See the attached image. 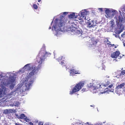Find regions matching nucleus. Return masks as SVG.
Returning <instances> with one entry per match:
<instances>
[{"label":"nucleus","instance_id":"1","mask_svg":"<svg viewBox=\"0 0 125 125\" xmlns=\"http://www.w3.org/2000/svg\"><path fill=\"white\" fill-rule=\"evenodd\" d=\"M48 54L47 53L44 51H41L36 58V61L34 64L28 63L24 66L23 69L25 70H32L29 73L27 78H26L24 81H23V84L25 85L26 87L25 91L28 90L30 89V86L34 81L33 79L31 78L38 72L42 66V63L46 58L45 56Z\"/></svg>","mask_w":125,"mask_h":125},{"label":"nucleus","instance_id":"2","mask_svg":"<svg viewBox=\"0 0 125 125\" xmlns=\"http://www.w3.org/2000/svg\"><path fill=\"white\" fill-rule=\"evenodd\" d=\"M84 84V83L83 82H81L77 84L76 86L73 88L72 91L70 92V94H72L75 92H76L79 91L83 86Z\"/></svg>","mask_w":125,"mask_h":125},{"label":"nucleus","instance_id":"3","mask_svg":"<svg viewBox=\"0 0 125 125\" xmlns=\"http://www.w3.org/2000/svg\"><path fill=\"white\" fill-rule=\"evenodd\" d=\"M68 14V12H64L63 13L61 14V16L62 17V19H61L60 20V22L58 24L59 27V28H61L62 26H63L64 25L65 23L67 22V19L66 18H64V17L65 16L67 15Z\"/></svg>","mask_w":125,"mask_h":125},{"label":"nucleus","instance_id":"4","mask_svg":"<svg viewBox=\"0 0 125 125\" xmlns=\"http://www.w3.org/2000/svg\"><path fill=\"white\" fill-rule=\"evenodd\" d=\"M9 83L10 85V88L11 89L13 88L15 85V81L16 78L14 76L10 77L9 78Z\"/></svg>","mask_w":125,"mask_h":125},{"label":"nucleus","instance_id":"5","mask_svg":"<svg viewBox=\"0 0 125 125\" xmlns=\"http://www.w3.org/2000/svg\"><path fill=\"white\" fill-rule=\"evenodd\" d=\"M87 12L86 10H82L81 12L80 19L79 20H82V19H86V16L87 15Z\"/></svg>","mask_w":125,"mask_h":125},{"label":"nucleus","instance_id":"6","mask_svg":"<svg viewBox=\"0 0 125 125\" xmlns=\"http://www.w3.org/2000/svg\"><path fill=\"white\" fill-rule=\"evenodd\" d=\"M79 71H76L73 67L70 70L69 72L70 75L72 76H74L75 74H79L78 73Z\"/></svg>","mask_w":125,"mask_h":125},{"label":"nucleus","instance_id":"7","mask_svg":"<svg viewBox=\"0 0 125 125\" xmlns=\"http://www.w3.org/2000/svg\"><path fill=\"white\" fill-rule=\"evenodd\" d=\"M102 85H104V86L103 87L101 86L99 89V91H101V93L102 94L105 93L107 91V90H108V88H105L106 87H105L104 84H102Z\"/></svg>","mask_w":125,"mask_h":125},{"label":"nucleus","instance_id":"8","mask_svg":"<svg viewBox=\"0 0 125 125\" xmlns=\"http://www.w3.org/2000/svg\"><path fill=\"white\" fill-rule=\"evenodd\" d=\"M88 25L90 28L94 27L96 26L95 22L94 21H90L88 23Z\"/></svg>","mask_w":125,"mask_h":125},{"label":"nucleus","instance_id":"9","mask_svg":"<svg viewBox=\"0 0 125 125\" xmlns=\"http://www.w3.org/2000/svg\"><path fill=\"white\" fill-rule=\"evenodd\" d=\"M124 20V18L123 17L122 15H120L118 17V24L120 26V28L121 27L122 25V22L123 20Z\"/></svg>","mask_w":125,"mask_h":125},{"label":"nucleus","instance_id":"10","mask_svg":"<svg viewBox=\"0 0 125 125\" xmlns=\"http://www.w3.org/2000/svg\"><path fill=\"white\" fill-rule=\"evenodd\" d=\"M120 54V52L119 51H116L111 54V57L112 58H116L119 56Z\"/></svg>","mask_w":125,"mask_h":125},{"label":"nucleus","instance_id":"11","mask_svg":"<svg viewBox=\"0 0 125 125\" xmlns=\"http://www.w3.org/2000/svg\"><path fill=\"white\" fill-rule=\"evenodd\" d=\"M111 11L109 9H106L105 10V13L107 16V17L111 18Z\"/></svg>","mask_w":125,"mask_h":125},{"label":"nucleus","instance_id":"12","mask_svg":"<svg viewBox=\"0 0 125 125\" xmlns=\"http://www.w3.org/2000/svg\"><path fill=\"white\" fill-rule=\"evenodd\" d=\"M98 90H99V89L95 87L92 88L91 89V92L94 94L98 92Z\"/></svg>","mask_w":125,"mask_h":125},{"label":"nucleus","instance_id":"13","mask_svg":"<svg viewBox=\"0 0 125 125\" xmlns=\"http://www.w3.org/2000/svg\"><path fill=\"white\" fill-rule=\"evenodd\" d=\"M125 85V83H123L119 85H118V86H116V90L117 91L119 89L122 88Z\"/></svg>","mask_w":125,"mask_h":125},{"label":"nucleus","instance_id":"14","mask_svg":"<svg viewBox=\"0 0 125 125\" xmlns=\"http://www.w3.org/2000/svg\"><path fill=\"white\" fill-rule=\"evenodd\" d=\"M103 85H102V84H100L99 83L97 82L96 83V84H95L94 87L97 88H98V89L99 88V89L101 86H102L103 87L104 86Z\"/></svg>","mask_w":125,"mask_h":125},{"label":"nucleus","instance_id":"15","mask_svg":"<svg viewBox=\"0 0 125 125\" xmlns=\"http://www.w3.org/2000/svg\"><path fill=\"white\" fill-rule=\"evenodd\" d=\"M68 17L70 18L74 19L76 18V17L75 16V13H73L69 15Z\"/></svg>","mask_w":125,"mask_h":125},{"label":"nucleus","instance_id":"16","mask_svg":"<svg viewBox=\"0 0 125 125\" xmlns=\"http://www.w3.org/2000/svg\"><path fill=\"white\" fill-rule=\"evenodd\" d=\"M81 36V38H85V37L87 38L89 36H87V35L85 33H82L81 34H80V35H79V36H78V37Z\"/></svg>","mask_w":125,"mask_h":125},{"label":"nucleus","instance_id":"17","mask_svg":"<svg viewBox=\"0 0 125 125\" xmlns=\"http://www.w3.org/2000/svg\"><path fill=\"white\" fill-rule=\"evenodd\" d=\"M91 41L92 42V45H95L97 44V43L98 42V40H91Z\"/></svg>","mask_w":125,"mask_h":125},{"label":"nucleus","instance_id":"18","mask_svg":"<svg viewBox=\"0 0 125 125\" xmlns=\"http://www.w3.org/2000/svg\"><path fill=\"white\" fill-rule=\"evenodd\" d=\"M110 23L111 26L113 28L115 25L114 20L110 21Z\"/></svg>","mask_w":125,"mask_h":125},{"label":"nucleus","instance_id":"19","mask_svg":"<svg viewBox=\"0 0 125 125\" xmlns=\"http://www.w3.org/2000/svg\"><path fill=\"white\" fill-rule=\"evenodd\" d=\"M116 11L115 10H112V12H113L111 15V18H112L116 14V12H115Z\"/></svg>","mask_w":125,"mask_h":125},{"label":"nucleus","instance_id":"20","mask_svg":"<svg viewBox=\"0 0 125 125\" xmlns=\"http://www.w3.org/2000/svg\"><path fill=\"white\" fill-rule=\"evenodd\" d=\"M77 34L78 35L77 36H79V35H80V34H81L82 33H83V32L82 30H80L77 31Z\"/></svg>","mask_w":125,"mask_h":125},{"label":"nucleus","instance_id":"21","mask_svg":"<svg viewBox=\"0 0 125 125\" xmlns=\"http://www.w3.org/2000/svg\"><path fill=\"white\" fill-rule=\"evenodd\" d=\"M25 117H26V116L24 114H22L20 115L19 118L20 119H23L25 118Z\"/></svg>","mask_w":125,"mask_h":125},{"label":"nucleus","instance_id":"22","mask_svg":"<svg viewBox=\"0 0 125 125\" xmlns=\"http://www.w3.org/2000/svg\"><path fill=\"white\" fill-rule=\"evenodd\" d=\"M65 59V58L64 57H63L62 56H60L57 59V60L58 61H60L62 59Z\"/></svg>","mask_w":125,"mask_h":125},{"label":"nucleus","instance_id":"23","mask_svg":"<svg viewBox=\"0 0 125 125\" xmlns=\"http://www.w3.org/2000/svg\"><path fill=\"white\" fill-rule=\"evenodd\" d=\"M4 113L5 114H10L9 112L8 109H6L4 110Z\"/></svg>","mask_w":125,"mask_h":125},{"label":"nucleus","instance_id":"24","mask_svg":"<svg viewBox=\"0 0 125 125\" xmlns=\"http://www.w3.org/2000/svg\"><path fill=\"white\" fill-rule=\"evenodd\" d=\"M73 125H83V124L80 122H77L76 123H74L73 124Z\"/></svg>","mask_w":125,"mask_h":125},{"label":"nucleus","instance_id":"25","mask_svg":"<svg viewBox=\"0 0 125 125\" xmlns=\"http://www.w3.org/2000/svg\"><path fill=\"white\" fill-rule=\"evenodd\" d=\"M33 7L35 9H37L38 8V6L35 4H33Z\"/></svg>","mask_w":125,"mask_h":125},{"label":"nucleus","instance_id":"26","mask_svg":"<svg viewBox=\"0 0 125 125\" xmlns=\"http://www.w3.org/2000/svg\"><path fill=\"white\" fill-rule=\"evenodd\" d=\"M110 82L109 81H107L106 83L104 84V85L105 86V87H106L110 83Z\"/></svg>","mask_w":125,"mask_h":125},{"label":"nucleus","instance_id":"27","mask_svg":"<svg viewBox=\"0 0 125 125\" xmlns=\"http://www.w3.org/2000/svg\"><path fill=\"white\" fill-rule=\"evenodd\" d=\"M121 37L122 38L125 39V32H124V33L121 34Z\"/></svg>","mask_w":125,"mask_h":125},{"label":"nucleus","instance_id":"28","mask_svg":"<svg viewBox=\"0 0 125 125\" xmlns=\"http://www.w3.org/2000/svg\"><path fill=\"white\" fill-rule=\"evenodd\" d=\"M120 75H125V70L122 71L120 73Z\"/></svg>","mask_w":125,"mask_h":125},{"label":"nucleus","instance_id":"29","mask_svg":"<svg viewBox=\"0 0 125 125\" xmlns=\"http://www.w3.org/2000/svg\"><path fill=\"white\" fill-rule=\"evenodd\" d=\"M9 112L10 113H10H11L14 112V110H12L11 109H9Z\"/></svg>","mask_w":125,"mask_h":125},{"label":"nucleus","instance_id":"30","mask_svg":"<svg viewBox=\"0 0 125 125\" xmlns=\"http://www.w3.org/2000/svg\"><path fill=\"white\" fill-rule=\"evenodd\" d=\"M60 64H61V65L64 64H65V63L64 62V59L62 61H61V62L60 63Z\"/></svg>","mask_w":125,"mask_h":125},{"label":"nucleus","instance_id":"31","mask_svg":"<svg viewBox=\"0 0 125 125\" xmlns=\"http://www.w3.org/2000/svg\"><path fill=\"white\" fill-rule=\"evenodd\" d=\"M107 44L108 45H111V42H109V41H108V40H107Z\"/></svg>","mask_w":125,"mask_h":125},{"label":"nucleus","instance_id":"32","mask_svg":"<svg viewBox=\"0 0 125 125\" xmlns=\"http://www.w3.org/2000/svg\"><path fill=\"white\" fill-rule=\"evenodd\" d=\"M3 90L2 91H0V97H1L2 96V95L3 93Z\"/></svg>","mask_w":125,"mask_h":125},{"label":"nucleus","instance_id":"33","mask_svg":"<svg viewBox=\"0 0 125 125\" xmlns=\"http://www.w3.org/2000/svg\"><path fill=\"white\" fill-rule=\"evenodd\" d=\"M38 125H43V123L42 122H39Z\"/></svg>","mask_w":125,"mask_h":125},{"label":"nucleus","instance_id":"34","mask_svg":"<svg viewBox=\"0 0 125 125\" xmlns=\"http://www.w3.org/2000/svg\"><path fill=\"white\" fill-rule=\"evenodd\" d=\"M44 125H51L49 122H46L44 124Z\"/></svg>","mask_w":125,"mask_h":125},{"label":"nucleus","instance_id":"35","mask_svg":"<svg viewBox=\"0 0 125 125\" xmlns=\"http://www.w3.org/2000/svg\"><path fill=\"white\" fill-rule=\"evenodd\" d=\"M122 41H123L124 46H125V40H123Z\"/></svg>","mask_w":125,"mask_h":125},{"label":"nucleus","instance_id":"36","mask_svg":"<svg viewBox=\"0 0 125 125\" xmlns=\"http://www.w3.org/2000/svg\"><path fill=\"white\" fill-rule=\"evenodd\" d=\"M103 125V123H97L96 124V125Z\"/></svg>","mask_w":125,"mask_h":125},{"label":"nucleus","instance_id":"37","mask_svg":"<svg viewBox=\"0 0 125 125\" xmlns=\"http://www.w3.org/2000/svg\"><path fill=\"white\" fill-rule=\"evenodd\" d=\"M89 123L88 122H87L86 123L84 124H83V125H89Z\"/></svg>","mask_w":125,"mask_h":125},{"label":"nucleus","instance_id":"38","mask_svg":"<svg viewBox=\"0 0 125 125\" xmlns=\"http://www.w3.org/2000/svg\"><path fill=\"white\" fill-rule=\"evenodd\" d=\"M29 125H34L32 122H30L29 124Z\"/></svg>","mask_w":125,"mask_h":125},{"label":"nucleus","instance_id":"39","mask_svg":"<svg viewBox=\"0 0 125 125\" xmlns=\"http://www.w3.org/2000/svg\"><path fill=\"white\" fill-rule=\"evenodd\" d=\"M113 86V84H111L109 85V88H111Z\"/></svg>","mask_w":125,"mask_h":125},{"label":"nucleus","instance_id":"40","mask_svg":"<svg viewBox=\"0 0 125 125\" xmlns=\"http://www.w3.org/2000/svg\"><path fill=\"white\" fill-rule=\"evenodd\" d=\"M15 125H21L19 123H16L15 124Z\"/></svg>","mask_w":125,"mask_h":125},{"label":"nucleus","instance_id":"41","mask_svg":"<svg viewBox=\"0 0 125 125\" xmlns=\"http://www.w3.org/2000/svg\"><path fill=\"white\" fill-rule=\"evenodd\" d=\"M99 9L101 11H103V9L102 8H99Z\"/></svg>","mask_w":125,"mask_h":125},{"label":"nucleus","instance_id":"42","mask_svg":"<svg viewBox=\"0 0 125 125\" xmlns=\"http://www.w3.org/2000/svg\"><path fill=\"white\" fill-rule=\"evenodd\" d=\"M83 92L85 91L86 90L85 89L83 88L82 90Z\"/></svg>","mask_w":125,"mask_h":125},{"label":"nucleus","instance_id":"43","mask_svg":"<svg viewBox=\"0 0 125 125\" xmlns=\"http://www.w3.org/2000/svg\"><path fill=\"white\" fill-rule=\"evenodd\" d=\"M14 92H11L10 93V95H12V93H13Z\"/></svg>","mask_w":125,"mask_h":125},{"label":"nucleus","instance_id":"44","mask_svg":"<svg viewBox=\"0 0 125 125\" xmlns=\"http://www.w3.org/2000/svg\"><path fill=\"white\" fill-rule=\"evenodd\" d=\"M115 18H116V22H118V20H117V19L116 18V17H115Z\"/></svg>","mask_w":125,"mask_h":125},{"label":"nucleus","instance_id":"45","mask_svg":"<svg viewBox=\"0 0 125 125\" xmlns=\"http://www.w3.org/2000/svg\"><path fill=\"white\" fill-rule=\"evenodd\" d=\"M3 89L4 91H5L6 89V88H4V87Z\"/></svg>","mask_w":125,"mask_h":125},{"label":"nucleus","instance_id":"46","mask_svg":"<svg viewBox=\"0 0 125 125\" xmlns=\"http://www.w3.org/2000/svg\"><path fill=\"white\" fill-rule=\"evenodd\" d=\"M4 125H8L7 123H5L4 124Z\"/></svg>","mask_w":125,"mask_h":125},{"label":"nucleus","instance_id":"47","mask_svg":"<svg viewBox=\"0 0 125 125\" xmlns=\"http://www.w3.org/2000/svg\"><path fill=\"white\" fill-rule=\"evenodd\" d=\"M41 1V0H38V2H40Z\"/></svg>","mask_w":125,"mask_h":125},{"label":"nucleus","instance_id":"48","mask_svg":"<svg viewBox=\"0 0 125 125\" xmlns=\"http://www.w3.org/2000/svg\"><path fill=\"white\" fill-rule=\"evenodd\" d=\"M36 123H38V120H37V121H36Z\"/></svg>","mask_w":125,"mask_h":125},{"label":"nucleus","instance_id":"49","mask_svg":"<svg viewBox=\"0 0 125 125\" xmlns=\"http://www.w3.org/2000/svg\"><path fill=\"white\" fill-rule=\"evenodd\" d=\"M111 45L112 46H114L115 45L114 44H111Z\"/></svg>","mask_w":125,"mask_h":125},{"label":"nucleus","instance_id":"50","mask_svg":"<svg viewBox=\"0 0 125 125\" xmlns=\"http://www.w3.org/2000/svg\"><path fill=\"white\" fill-rule=\"evenodd\" d=\"M51 27H50L49 28V29H51Z\"/></svg>","mask_w":125,"mask_h":125},{"label":"nucleus","instance_id":"51","mask_svg":"<svg viewBox=\"0 0 125 125\" xmlns=\"http://www.w3.org/2000/svg\"><path fill=\"white\" fill-rule=\"evenodd\" d=\"M122 57H121V56H120V58H118L119 59H121V58Z\"/></svg>","mask_w":125,"mask_h":125},{"label":"nucleus","instance_id":"52","mask_svg":"<svg viewBox=\"0 0 125 125\" xmlns=\"http://www.w3.org/2000/svg\"><path fill=\"white\" fill-rule=\"evenodd\" d=\"M53 26L54 29H55V26Z\"/></svg>","mask_w":125,"mask_h":125},{"label":"nucleus","instance_id":"53","mask_svg":"<svg viewBox=\"0 0 125 125\" xmlns=\"http://www.w3.org/2000/svg\"><path fill=\"white\" fill-rule=\"evenodd\" d=\"M105 122H103V123H105Z\"/></svg>","mask_w":125,"mask_h":125},{"label":"nucleus","instance_id":"54","mask_svg":"<svg viewBox=\"0 0 125 125\" xmlns=\"http://www.w3.org/2000/svg\"><path fill=\"white\" fill-rule=\"evenodd\" d=\"M118 38H120V37H119V36H118Z\"/></svg>","mask_w":125,"mask_h":125},{"label":"nucleus","instance_id":"55","mask_svg":"<svg viewBox=\"0 0 125 125\" xmlns=\"http://www.w3.org/2000/svg\"><path fill=\"white\" fill-rule=\"evenodd\" d=\"M91 106H92V105H91Z\"/></svg>","mask_w":125,"mask_h":125}]
</instances>
